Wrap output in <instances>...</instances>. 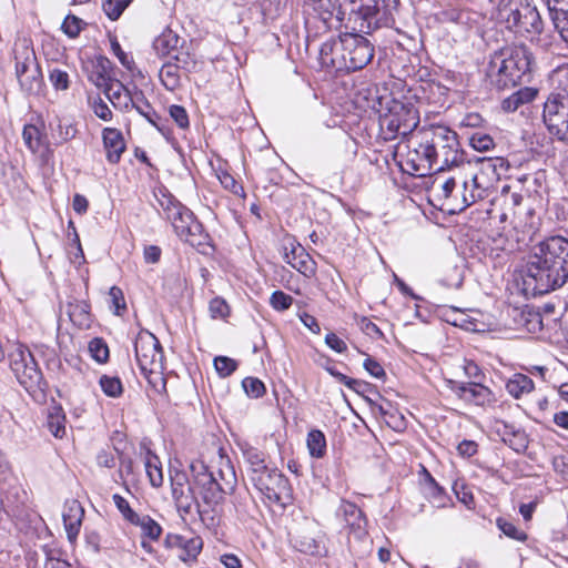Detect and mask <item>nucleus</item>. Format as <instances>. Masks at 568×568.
Masks as SVG:
<instances>
[{
	"mask_svg": "<svg viewBox=\"0 0 568 568\" xmlns=\"http://www.w3.org/2000/svg\"><path fill=\"white\" fill-rule=\"evenodd\" d=\"M132 525L140 526L142 534L152 540H158L162 534V527L148 515L139 516L138 523H133Z\"/></svg>",
	"mask_w": 568,
	"mask_h": 568,
	"instance_id": "79ce46f5",
	"label": "nucleus"
},
{
	"mask_svg": "<svg viewBox=\"0 0 568 568\" xmlns=\"http://www.w3.org/2000/svg\"><path fill=\"white\" fill-rule=\"evenodd\" d=\"M169 112L172 119L181 129L189 126V116L183 106L176 104L171 105Z\"/></svg>",
	"mask_w": 568,
	"mask_h": 568,
	"instance_id": "774afa93",
	"label": "nucleus"
},
{
	"mask_svg": "<svg viewBox=\"0 0 568 568\" xmlns=\"http://www.w3.org/2000/svg\"><path fill=\"white\" fill-rule=\"evenodd\" d=\"M426 158L430 156L433 169L436 172L449 170L464 163V151L456 132L447 126H436L425 136Z\"/></svg>",
	"mask_w": 568,
	"mask_h": 568,
	"instance_id": "39448f33",
	"label": "nucleus"
},
{
	"mask_svg": "<svg viewBox=\"0 0 568 568\" xmlns=\"http://www.w3.org/2000/svg\"><path fill=\"white\" fill-rule=\"evenodd\" d=\"M180 37L168 29L163 31L159 37L153 41V49L156 54L160 57H173L175 52L180 49Z\"/></svg>",
	"mask_w": 568,
	"mask_h": 568,
	"instance_id": "c756f323",
	"label": "nucleus"
},
{
	"mask_svg": "<svg viewBox=\"0 0 568 568\" xmlns=\"http://www.w3.org/2000/svg\"><path fill=\"white\" fill-rule=\"evenodd\" d=\"M109 295H110V298H111V302H112V306L114 307V313L116 315H120L121 311H125L126 310V304H125L124 295H123V292H122V290L120 287L112 286L110 288Z\"/></svg>",
	"mask_w": 568,
	"mask_h": 568,
	"instance_id": "0e129e2a",
	"label": "nucleus"
},
{
	"mask_svg": "<svg viewBox=\"0 0 568 568\" xmlns=\"http://www.w3.org/2000/svg\"><path fill=\"white\" fill-rule=\"evenodd\" d=\"M497 527L505 534L507 537L524 541L527 539V535L525 531L519 530L514 523L505 519V518H498L497 519Z\"/></svg>",
	"mask_w": 568,
	"mask_h": 568,
	"instance_id": "09e8293b",
	"label": "nucleus"
},
{
	"mask_svg": "<svg viewBox=\"0 0 568 568\" xmlns=\"http://www.w3.org/2000/svg\"><path fill=\"white\" fill-rule=\"evenodd\" d=\"M16 75L20 88L27 94H39L43 85V77L32 48L22 44L14 49Z\"/></svg>",
	"mask_w": 568,
	"mask_h": 568,
	"instance_id": "9b49d317",
	"label": "nucleus"
},
{
	"mask_svg": "<svg viewBox=\"0 0 568 568\" xmlns=\"http://www.w3.org/2000/svg\"><path fill=\"white\" fill-rule=\"evenodd\" d=\"M497 433L503 442L515 452H524L528 446V437L526 433L517 428L514 424L501 422L497 426Z\"/></svg>",
	"mask_w": 568,
	"mask_h": 568,
	"instance_id": "393cba45",
	"label": "nucleus"
},
{
	"mask_svg": "<svg viewBox=\"0 0 568 568\" xmlns=\"http://www.w3.org/2000/svg\"><path fill=\"white\" fill-rule=\"evenodd\" d=\"M240 449L247 466L246 473L254 471V469L262 466L266 462V453L250 445L248 443L241 444Z\"/></svg>",
	"mask_w": 568,
	"mask_h": 568,
	"instance_id": "c9c22d12",
	"label": "nucleus"
},
{
	"mask_svg": "<svg viewBox=\"0 0 568 568\" xmlns=\"http://www.w3.org/2000/svg\"><path fill=\"white\" fill-rule=\"evenodd\" d=\"M85 23L75 16H67L61 28L69 38H77Z\"/></svg>",
	"mask_w": 568,
	"mask_h": 568,
	"instance_id": "864d4df0",
	"label": "nucleus"
},
{
	"mask_svg": "<svg viewBox=\"0 0 568 568\" xmlns=\"http://www.w3.org/2000/svg\"><path fill=\"white\" fill-rule=\"evenodd\" d=\"M22 139L26 146L33 153L38 152L42 145V135L40 130L33 124L24 125Z\"/></svg>",
	"mask_w": 568,
	"mask_h": 568,
	"instance_id": "ea45409f",
	"label": "nucleus"
},
{
	"mask_svg": "<svg viewBox=\"0 0 568 568\" xmlns=\"http://www.w3.org/2000/svg\"><path fill=\"white\" fill-rule=\"evenodd\" d=\"M67 313L70 321L81 329H88L91 327V314L90 305L82 301L69 303L67 306Z\"/></svg>",
	"mask_w": 568,
	"mask_h": 568,
	"instance_id": "2f4dec72",
	"label": "nucleus"
},
{
	"mask_svg": "<svg viewBox=\"0 0 568 568\" xmlns=\"http://www.w3.org/2000/svg\"><path fill=\"white\" fill-rule=\"evenodd\" d=\"M338 513L343 516V519L356 538L361 539L367 535V520L362 509H359L355 504L343 500L338 508Z\"/></svg>",
	"mask_w": 568,
	"mask_h": 568,
	"instance_id": "4be33fe9",
	"label": "nucleus"
},
{
	"mask_svg": "<svg viewBox=\"0 0 568 568\" xmlns=\"http://www.w3.org/2000/svg\"><path fill=\"white\" fill-rule=\"evenodd\" d=\"M159 77L164 88L169 91H174L181 85L180 69L171 61L162 65Z\"/></svg>",
	"mask_w": 568,
	"mask_h": 568,
	"instance_id": "e433bc0d",
	"label": "nucleus"
},
{
	"mask_svg": "<svg viewBox=\"0 0 568 568\" xmlns=\"http://www.w3.org/2000/svg\"><path fill=\"white\" fill-rule=\"evenodd\" d=\"M534 388L532 379L521 373H515L506 383L508 394L517 399L531 393Z\"/></svg>",
	"mask_w": 568,
	"mask_h": 568,
	"instance_id": "473e14b6",
	"label": "nucleus"
},
{
	"mask_svg": "<svg viewBox=\"0 0 568 568\" xmlns=\"http://www.w3.org/2000/svg\"><path fill=\"white\" fill-rule=\"evenodd\" d=\"M538 94V90L532 87H524L507 97L501 102V108L506 112H515L521 105L532 102Z\"/></svg>",
	"mask_w": 568,
	"mask_h": 568,
	"instance_id": "c85d7f7f",
	"label": "nucleus"
},
{
	"mask_svg": "<svg viewBox=\"0 0 568 568\" xmlns=\"http://www.w3.org/2000/svg\"><path fill=\"white\" fill-rule=\"evenodd\" d=\"M214 367L221 377H227L237 368V363L233 358L217 356L214 358Z\"/></svg>",
	"mask_w": 568,
	"mask_h": 568,
	"instance_id": "3c124183",
	"label": "nucleus"
},
{
	"mask_svg": "<svg viewBox=\"0 0 568 568\" xmlns=\"http://www.w3.org/2000/svg\"><path fill=\"white\" fill-rule=\"evenodd\" d=\"M552 80L558 83V91L545 101L542 120L550 134L568 142V67L555 70Z\"/></svg>",
	"mask_w": 568,
	"mask_h": 568,
	"instance_id": "20e7f679",
	"label": "nucleus"
},
{
	"mask_svg": "<svg viewBox=\"0 0 568 568\" xmlns=\"http://www.w3.org/2000/svg\"><path fill=\"white\" fill-rule=\"evenodd\" d=\"M307 448L314 458H322L326 453V438L323 432L313 429L307 435Z\"/></svg>",
	"mask_w": 568,
	"mask_h": 568,
	"instance_id": "4c0bfd02",
	"label": "nucleus"
},
{
	"mask_svg": "<svg viewBox=\"0 0 568 568\" xmlns=\"http://www.w3.org/2000/svg\"><path fill=\"white\" fill-rule=\"evenodd\" d=\"M173 229L182 241L192 246H201L206 243L207 234L191 210L190 219H181L179 223H174Z\"/></svg>",
	"mask_w": 568,
	"mask_h": 568,
	"instance_id": "a211bd4d",
	"label": "nucleus"
},
{
	"mask_svg": "<svg viewBox=\"0 0 568 568\" xmlns=\"http://www.w3.org/2000/svg\"><path fill=\"white\" fill-rule=\"evenodd\" d=\"M271 306L278 312L288 310L293 304V297L282 291H275L270 297Z\"/></svg>",
	"mask_w": 568,
	"mask_h": 568,
	"instance_id": "603ef678",
	"label": "nucleus"
},
{
	"mask_svg": "<svg viewBox=\"0 0 568 568\" xmlns=\"http://www.w3.org/2000/svg\"><path fill=\"white\" fill-rule=\"evenodd\" d=\"M9 367L19 384L28 392L43 390V375L31 351L21 343L11 345L8 352Z\"/></svg>",
	"mask_w": 568,
	"mask_h": 568,
	"instance_id": "6e6552de",
	"label": "nucleus"
},
{
	"mask_svg": "<svg viewBox=\"0 0 568 568\" xmlns=\"http://www.w3.org/2000/svg\"><path fill=\"white\" fill-rule=\"evenodd\" d=\"M77 128L64 120H60L58 123V143H65L72 140L77 135Z\"/></svg>",
	"mask_w": 568,
	"mask_h": 568,
	"instance_id": "052dcab7",
	"label": "nucleus"
},
{
	"mask_svg": "<svg viewBox=\"0 0 568 568\" xmlns=\"http://www.w3.org/2000/svg\"><path fill=\"white\" fill-rule=\"evenodd\" d=\"M209 310L213 318H224L230 313V307L227 303L221 297H214L210 302Z\"/></svg>",
	"mask_w": 568,
	"mask_h": 568,
	"instance_id": "680f3d73",
	"label": "nucleus"
},
{
	"mask_svg": "<svg viewBox=\"0 0 568 568\" xmlns=\"http://www.w3.org/2000/svg\"><path fill=\"white\" fill-rule=\"evenodd\" d=\"M172 59L174 61L173 63L184 72L191 73L197 68L195 57L187 50H183L182 47L173 54Z\"/></svg>",
	"mask_w": 568,
	"mask_h": 568,
	"instance_id": "a19ab883",
	"label": "nucleus"
},
{
	"mask_svg": "<svg viewBox=\"0 0 568 568\" xmlns=\"http://www.w3.org/2000/svg\"><path fill=\"white\" fill-rule=\"evenodd\" d=\"M470 145L479 152H485L494 146V140L490 135L485 133H474L470 138Z\"/></svg>",
	"mask_w": 568,
	"mask_h": 568,
	"instance_id": "4d7b16f0",
	"label": "nucleus"
},
{
	"mask_svg": "<svg viewBox=\"0 0 568 568\" xmlns=\"http://www.w3.org/2000/svg\"><path fill=\"white\" fill-rule=\"evenodd\" d=\"M145 470L153 487H160L163 484L162 467L159 458L154 455L145 459Z\"/></svg>",
	"mask_w": 568,
	"mask_h": 568,
	"instance_id": "58836bf2",
	"label": "nucleus"
},
{
	"mask_svg": "<svg viewBox=\"0 0 568 568\" xmlns=\"http://www.w3.org/2000/svg\"><path fill=\"white\" fill-rule=\"evenodd\" d=\"M49 80L55 90H67L69 88V74L60 69H52L49 73Z\"/></svg>",
	"mask_w": 568,
	"mask_h": 568,
	"instance_id": "13d9d810",
	"label": "nucleus"
},
{
	"mask_svg": "<svg viewBox=\"0 0 568 568\" xmlns=\"http://www.w3.org/2000/svg\"><path fill=\"white\" fill-rule=\"evenodd\" d=\"M496 19L508 30L524 37L539 36L544 31L540 12L529 0H500Z\"/></svg>",
	"mask_w": 568,
	"mask_h": 568,
	"instance_id": "7ed1b4c3",
	"label": "nucleus"
},
{
	"mask_svg": "<svg viewBox=\"0 0 568 568\" xmlns=\"http://www.w3.org/2000/svg\"><path fill=\"white\" fill-rule=\"evenodd\" d=\"M271 503H280L288 493V480L277 468L264 473L251 483Z\"/></svg>",
	"mask_w": 568,
	"mask_h": 568,
	"instance_id": "4468645a",
	"label": "nucleus"
},
{
	"mask_svg": "<svg viewBox=\"0 0 568 568\" xmlns=\"http://www.w3.org/2000/svg\"><path fill=\"white\" fill-rule=\"evenodd\" d=\"M171 495L179 514L184 517L190 515L194 509L199 514L200 504L194 493V483L191 484L185 471L172 469L170 471Z\"/></svg>",
	"mask_w": 568,
	"mask_h": 568,
	"instance_id": "f8f14e48",
	"label": "nucleus"
},
{
	"mask_svg": "<svg viewBox=\"0 0 568 568\" xmlns=\"http://www.w3.org/2000/svg\"><path fill=\"white\" fill-rule=\"evenodd\" d=\"M568 282V239L555 235L535 245L524 283L534 294H545Z\"/></svg>",
	"mask_w": 568,
	"mask_h": 568,
	"instance_id": "f257e3e1",
	"label": "nucleus"
},
{
	"mask_svg": "<svg viewBox=\"0 0 568 568\" xmlns=\"http://www.w3.org/2000/svg\"><path fill=\"white\" fill-rule=\"evenodd\" d=\"M462 190L463 200L455 203V206L468 207L486 196L487 186L479 180L477 174H473L469 180L462 182Z\"/></svg>",
	"mask_w": 568,
	"mask_h": 568,
	"instance_id": "b1692460",
	"label": "nucleus"
},
{
	"mask_svg": "<svg viewBox=\"0 0 568 568\" xmlns=\"http://www.w3.org/2000/svg\"><path fill=\"white\" fill-rule=\"evenodd\" d=\"M134 352L141 373L154 387L160 383L165 388L162 376L163 351L159 339L149 331H141L134 342Z\"/></svg>",
	"mask_w": 568,
	"mask_h": 568,
	"instance_id": "423d86ee",
	"label": "nucleus"
},
{
	"mask_svg": "<svg viewBox=\"0 0 568 568\" xmlns=\"http://www.w3.org/2000/svg\"><path fill=\"white\" fill-rule=\"evenodd\" d=\"M481 165L483 171H493L497 179H500L510 166L508 160L501 156L484 159Z\"/></svg>",
	"mask_w": 568,
	"mask_h": 568,
	"instance_id": "37998d69",
	"label": "nucleus"
},
{
	"mask_svg": "<svg viewBox=\"0 0 568 568\" xmlns=\"http://www.w3.org/2000/svg\"><path fill=\"white\" fill-rule=\"evenodd\" d=\"M92 110L99 119H101L103 121L112 120V111L110 110L108 104L100 97H98L97 99L93 100Z\"/></svg>",
	"mask_w": 568,
	"mask_h": 568,
	"instance_id": "338daca9",
	"label": "nucleus"
},
{
	"mask_svg": "<svg viewBox=\"0 0 568 568\" xmlns=\"http://www.w3.org/2000/svg\"><path fill=\"white\" fill-rule=\"evenodd\" d=\"M45 561L43 568H71V565L61 559L57 550H49L44 548Z\"/></svg>",
	"mask_w": 568,
	"mask_h": 568,
	"instance_id": "e2e57ef3",
	"label": "nucleus"
},
{
	"mask_svg": "<svg viewBox=\"0 0 568 568\" xmlns=\"http://www.w3.org/2000/svg\"><path fill=\"white\" fill-rule=\"evenodd\" d=\"M160 206L163 210L165 219L174 226L181 219H190V209L179 202L172 195L163 194L159 200Z\"/></svg>",
	"mask_w": 568,
	"mask_h": 568,
	"instance_id": "cd10ccee",
	"label": "nucleus"
},
{
	"mask_svg": "<svg viewBox=\"0 0 568 568\" xmlns=\"http://www.w3.org/2000/svg\"><path fill=\"white\" fill-rule=\"evenodd\" d=\"M448 386L458 398L467 403L484 406L495 400L493 392L479 383L448 381Z\"/></svg>",
	"mask_w": 568,
	"mask_h": 568,
	"instance_id": "dca6fc26",
	"label": "nucleus"
},
{
	"mask_svg": "<svg viewBox=\"0 0 568 568\" xmlns=\"http://www.w3.org/2000/svg\"><path fill=\"white\" fill-rule=\"evenodd\" d=\"M551 20L560 38L568 45V11L564 14L552 17Z\"/></svg>",
	"mask_w": 568,
	"mask_h": 568,
	"instance_id": "69168bd1",
	"label": "nucleus"
},
{
	"mask_svg": "<svg viewBox=\"0 0 568 568\" xmlns=\"http://www.w3.org/2000/svg\"><path fill=\"white\" fill-rule=\"evenodd\" d=\"M89 352L98 363H106L109 359V347L102 338H93L89 343Z\"/></svg>",
	"mask_w": 568,
	"mask_h": 568,
	"instance_id": "a18cd8bd",
	"label": "nucleus"
},
{
	"mask_svg": "<svg viewBox=\"0 0 568 568\" xmlns=\"http://www.w3.org/2000/svg\"><path fill=\"white\" fill-rule=\"evenodd\" d=\"M131 1L132 0H106L103 3V11L111 20H116Z\"/></svg>",
	"mask_w": 568,
	"mask_h": 568,
	"instance_id": "8fccbe9b",
	"label": "nucleus"
},
{
	"mask_svg": "<svg viewBox=\"0 0 568 568\" xmlns=\"http://www.w3.org/2000/svg\"><path fill=\"white\" fill-rule=\"evenodd\" d=\"M284 260L307 278L316 275V262L301 244L291 242L290 248L285 246Z\"/></svg>",
	"mask_w": 568,
	"mask_h": 568,
	"instance_id": "f3484780",
	"label": "nucleus"
},
{
	"mask_svg": "<svg viewBox=\"0 0 568 568\" xmlns=\"http://www.w3.org/2000/svg\"><path fill=\"white\" fill-rule=\"evenodd\" d=\"M381 128L386 130V139L407 136L419 124V113L413 103L393 100L388 112L381 116Z\"/></svg>",
	"mask_w": 568,
	"mask_h": 568,
	"instance_id": "9d476101",
	"label": "nucleus"
},
{
	"mask_svg": "<svg viewBox=\"0 0 568 568\" xmlns=\"http://www.w3.org/2000/svg\"><path fill=\"white\" fill-rule=\"evenodd\" d=\"M191 468L194 473V486L199 489L203 503L210 507L220 505L225 496L232 494L236 487L237 479L231 465H226L222 481H216L215 474L203 464H200L199 467L192 465Z\"/></svg>",
	"mask_w": 568,
	"mask_h": 568,
	"instance_id": "0eeeda50",
	"label": "nucleus"
},
{
	"mask_svg": "<svg viewBox=\"0 0 568 568\" xmlns=\"http://www.w3.org/2000/svg\"><path fill=\"white\" fill-rule=\"evenodd\" d=\"M110 65L111 62L105 57H99L91 61L87 68L89 81L98 88H105L110 81H113L110 77Z\"/></svg>",
	"mask_w": 568,
	"mask_h": 568,
	"instance_id": "a878e982",
	"label": "nucleus"
},
{
	"mask_svg": "<svg viewBox=\"0 0 568 568\" xmlns=\"http://www.w3.org/2000/svg\"><path fill=\"white\" fill-rule=\"evenodd\" d=\"M339 48L346 52L348 72L357 71L366 67L374 57V47L371 42L357 33H344V42Z\"/></svg>",
	"mask_w": 568,
	"mask_h": 568,
	"instance_id": "ddd939ff",
	"label": "nucleus"
},
{
	"mask_svg": "<svg viewBox=\"0 0 568 568\" xmlns=\"http://www.w3.org/2000/svg\"><path fill=\"white\" fill-rule=\"evenodd\" d=\"M112 499L125 520L131 524L138 523L139 515L130 507L129 501L124 497L119 494H114Z\"/></svg>",
	"mask_w": 568,
	"mask_h": 568,
	"instance_id": "de8ad7c7",
	"label": "nucleus"
},
{
	"mask_svg": "<svg viewBox=\"0 0 568 568\" xmlns=\"http://www.w3.org/2000/svg\"><path fill=\"white\" fill-rule=\"evenodd\" d=\"M426 142L423 140L418 148L408 150L406 154H399L398 164L403 172L413 176H425L429 174L433 169L430 156L426 155Z\"/></svg>",
	"mask_w": 568,
	"mask_h": 568,
	"instance_id": "2eb2a0df",
	"label": "nucleus"
},
{
	"mask_svg": "<svg viewBox=\"0 0 568 568\" xmlns=\"http://www.w3.org/2000/svg\"><path fill=\"white\" fill-rule=\"evenodd\" d=\"M100 386L103 393L109 397H119L123 392V386L119 377L103 375L100 378Z\"/></svg>",
	"mask_w": 568,
	"mask_h": 568,
	"instance_id": "c03bdc74",
	"label": "nucleus"
},
{
	"mask_svg": "<svg viewBox=\"0 0 568 568\" xmlns=\"http://www.w3.org/2000/svg\"><path fill=\"white\" fill-rule=\"evenodd\" d=\"M396 0H359L356 8H352L355 23L359 22L358 30L371 33L381 27H388L394 22L393 12Z\"/></svg>",
	"mask_w": 568,
	"mask_h": 568,
	"instance_id": "1a4fd4ad",
	"label": "nucleus"
},
{
	"mask_svg": "<svg viewBox=\"0 0 568 568\" xmlns=\"http://www.w3.org/2000/svg\"><path fill=\"white\" fill-rule=\"evenodd\" d=\"M534 54L526 44L510 45L491 54L486 77L491 88L505 90L521 83L532 70Z\"/></svg>",
	"mask_w": 568,
	"mask_h": 568,
	"instance_id": "f03ea898",
	"label": "nucleus"
},
{
	"mask_svg": "<svg viewBox=\"0 0 568 568\" xmlns=\"http://www.w3.org/2000/svg\"><path fill=\"white\" fill-rule=\"evenodd\" d=\"M83 517L84 509L79 500L70 499L65 501L62 518L68 539L71 542L79 536Z\"/></svg>",
	"mask_w": 568,
	"mask_h": 568,
	"instance_id": "412c9836",
	"label": "nucleus"
},
{
	"mask_svg": "<svg viewBox=\"0 0 568 568\" xmlns=\"http://www.w3.org/2000/svg\"><path fill=\"white\" fill-rule=\"evenodd\" d=\"M176 541L182 548V552L179 555V558L184 562L194 561L203 547V541L200 537L185 539L178 536Z\"/></svg>",
	"mask_w": 568,
	"mask_h": 568,
	"instance_id": "f704fd0d",
	"label": "nucleus"
},
{
	"mask_svg": "<svg viewBox=\"0 0 568 568\" xmlns=\"http://www.w3.org/2000/svg\"><path fill=\"white\" fill-rule=\"evenodd\" d=\"M104 93L115 109L121 111L130 109L133 94L120 81H110V84L104 88Z\"/></svg>",
	"mask_w": 568,
	"mask_h": 568,
	"instance_id": "bb28decb",
	"label": "nucleus"
},
{
	"mask_svg": "<svg viewBox=\"0 0 568 568\" xmlns=\"http://www.w3.org/2000/svg\"><path fill=\"white\" fill-rule=\"evenodd\" d=\"M48 427L54 437L62 438L65 435L64 417L59 414H50Z\"/></svg>",
	"mask_w": 568,
	"mask_h": 568,
	"instance_id": "bf43d9fd",
	"label": "nucleus"
},
{
	"mask_svg": "<svg viewBox=\"0 0 568 568\" xmlns=\"http://www.w3.org/2000/svg\"><path fill=\"white\" fill-rule=\"evenodd\" d=\"M245 393L253 398H258L265 393L264 384L255 377H246L242 382Z\"/></svg>",
	"mask_w": 568,
	"mask_h": 568,
	"instance_id": "5fc2aeb1",
	"label": "nucleus"
},
{
	"mask_svg": "<svg viewBox=\"0 0 568 568\" xmlns=\"http://www.w3.org/2000/svg\"><path fill=\"white\" fill-rule=\"evenodd\" d=\"M102 140L108 162L111 164L119 163L123 152L126 150L122 132L115 128H104Z\"/></svg>",
	"mask_w": 568,
	"mask_h": 568,
	"instance_id": "5701e85b",
	"label": "nucleus"
},
{
	"mask_svg": "<svg viewBox=\"0 0 568 568\" xmlns=\"http://www.w3.org/2000/svg\"><path fill=\"white\" fill-rule=\"evenodd\" d=\"M130 108H134L149 123L160 130L158 121L160 115L153 110L149 101L145 99L142 91H136L132 95V103Z\"/></svg>",
	"mask_w": 568,
	"mask_h": 568,
	"instance_id": "72a5a7b5",
	"label": "nucleus"
},
{
	"mask_svg": "<svg viewBox=\"0 0 568 568\" xmlns=\"http://www.w3.org/2000/svg\"><path fill=\"white\" fill-rule=\"evenodd\" d=\"M433 186L438 191V196L445 202L457 189V181L455 178H448L446 180L436 178L433 182Z\"/></svg>",
	"mask_w": 568,
	"mask_h": 568,
	"instance_id": "49530a36",
	"label": "nucleus"
},
{
	"mask_svg": "<svg viewBox=\"0 0 568 568\" xmlns=\"http://www.w3.org/2000/svg\"><path fill=\"white\" fill-rule=\"evenodd\" d=\"M347 0H313V9L327 26L339 24L345 17L344 4Z\"/></svg>",
	"mask_w": 568,
	"mask_h": 568,
	"instance_id": "aec40b11",
	"label": "nucleus"
},
{
	"mask_svg": "<svg viewBox=\"0 0 568 568\" xmlns=\"http://www.w3.org/2000/svg\"><path fill=\"white\" fill-rule=\"evenodd\" d=\"M110 45L112 53L119 59L121 64L129 71H132L134 67V61L122 50L115 37H112L110 39Z\"/></svg>",
	"mask_w": 568,
	"mask_h": 568,
	"instance_id": "6e6d98bb",
	"label": "nucleus"
},
{
	"mask_svg": "<svg viewBox=\"0 0 568 568\" xmlns=\"http://www.w3.org/2000/svg\"><path fill=\"white\" fill-rule=\"evenodd\" d=\"M509 187L505 186L503 189L501 195L498 199L503 203V212L499 214V222L504 223L508 220L509 215L513 216L514 221L519 219L520 212L517 210L521 202L523 195L519 193H509Z\"/></svg>",
	"mask_w": 568,
	"mask_h": 568,
	"instance_id": "7c9ffc66",
	"label": "nucleus"
},
{
	"mask_svg": "<svg viewBox=\"0 0 568 568\" xmlns=\"http://www.w3.org/2000/svg\"><path fill=\"white\" fill-rule=\"evenodd\" d=\"M343 42L344 34L337 39H329L321 45L320 58L323 65L348 71L346 52L339 48Z\"/></svg>",
	"mask_w": 568,
	"mask_h": 568,
	"instance_id": "6ab92c4d",
	"label": "nucleus"
}]
</instances>
